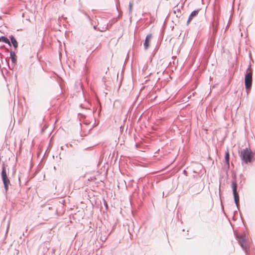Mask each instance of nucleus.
<instances>
[{"label":"nucleus","mask_w":255,"mask_h":255,"mask_svg":"<svg viewBox=\"0 0 255 255\" xmlns=\"http://www.w3.org/2000/svg\"><path fill=\"white\" fill-rule=\"evenodd\" d=\"M253 72L251 65H250L247 70L245 79V86L247 90H250L252 87Z\"/></svg>","instance_id":"2"},{"label":"nucleus","mask_w":255,"mask_h":255,"mask_svg":"<svg viewBox=\"0 0 255 255\" xmlns=\"http://www.w3.org/2000/svg\"><path fill=\"white\" fill-rule=\"evenodd\" d=\"M132 6H133V3L132 2H130L129 4V11L130 12H131V11H132Z\"/></svg>","instance_id":"12"},{"label":"nucleus","mask_w":255,"mask_h":255,"mask_svg":"<svg viewBox=\"0 0 255 255\" xmlns=\"http://www.w3.org/2000/svg\"><path fill=\"white\" fill-rule=\"evenodd\" d=\"M232 187L233 191L235 203L237 207L239 205V196L237 192V184L236 181H234L232 183Z\"/></svg>","instance_id":"3"},{"label":"nucleus","mask_w":255,"mask_h":255,"mask_svg":"<svg viewBox=\"0 0 255 255\" xmlns=\"http://www.w3.org/2000/svg\"><path fill=\"white\" fill-rule=\"evenodd\" d=\"M1 41L4 42L10 45V42L7 37H6L5 36H1Z\"/></svg>","instance_id":"10"},{"label":"nucleus","mask_w":255,"mask_h":255,"mask_svg":"<svg viewBox=\"0 0 255 255\" xmlns=\"http://www.w3.org/2000/svg\"><path fill=\"white\" fill-rule=\"evenodd\" d=\"M11 61L12 63H15L16 62V59L15 58V55L14 53H11Z\"/></svg>","instance_id":"11"},{"label":"nucleus","mask_w":255,"mask_h":255,"mask_svg":"<svg viewBox=\"0 0 255 255\" xmlns=\"http://www.w3.org/2000/svg\"><path fill=\"white\" fill-rule=\"evenodd\" d=\"M10 38L11 41V43H12L13 46H14V48H16L18 46V43H17L16 40L12 35H11L10 37Z\"/></svg>","instance_id":"8"},{"label":"nucleus","mask_w":255,"mask_h":255,"mask_svg":"<svg viewBox=\"0 0 255 255\" xmlns=\"http://www.w3.org/2000/svg\"><path fill=\"white\" fill-rule=\"evenodd\" d=\"M152 38V35L151 34H148L146 36L145 42L144 43V46L145 49H147L148 47L149 46L150 44V41Z\"/></svg>","instance_id":"7"},{"label":"nucleus","mask_w":255,"mask_h":255,"mask_svg":"<svg viewBox=\"0 0 255 255\" xmlns=\"http://www.w3.org/2000/svg\"><path fill=\"white\" fill-rule=\"evenodd\" d=\"M1 41V37H0V42Z\"/></svg>","instance_id":"13"},{"label":"nucleus","mask_w":255,"mask_h":255,"mask_svg":"<svg viewBox=\"0 0 255 255\" xmlns=\"http://www.w3.org/2000/svg\"><path fill=\"white\" fill-rule=\"evenodd\" d=\"M239 242L241 246L245 250L248 248L247 239L245 236L242 235L238 237Z\"/></svg>","instance_id":"5"},{"label":"nucleus","mask_w":255,"mask_h":255,"mask_svg":"<svg viewBox=\"0 0 255 255\" xmlns=\"http://www.w3.org/2000/svg\"><path fill=\"white\" fill-rule=\"evenodd\" d=\"M199 10H196L193 11L191 12L187 22V25H188L190 23V22L192 21L194 17L197 16V15L199 13Z\"/></svg>","instance_id":"6"},{"label":"nucleus","mask_w":255,"mask_h":255,"mask_svg":"<svg viewBox=\"0 0 255 255\" xmlns=\"http://www.w3.org/2000/svg\"><path fill=\"white\" fill-rule=\"evenodd\" d=\"M225 159V161H226L227 164L229 166V151L228 150H227L226 152Z\"/></svg>","instance_id":"9"},{"label":"nucleus","mask_w":255,"mask_h":255,"mask_svg":"<svg viewBox=\"0 0 255 255\" xmlns=\"http://www.w3.org/2000/svg\"><path fill=\"white\" fill-rule=\"evenodd\" d=\"M255 153L248 148L244 149L241 153L242 159L246 163L251 162L254 160Z\"/></svg>","instance_id":"1"},{"label":"nucleus","mask_w":255,"mask_h":255,"mask_svg":"<svg viewBox=\"0 0 255 255\" xmlns=\"http://www.w3.org/2000/svg\"><path fill=\"white\" fill-rule=\"evenodd\" d=\"M1 177L4 185V188L5 191H7L8 190V185L10 184V181L7 176L6 170L4 167L2 168L1 172Z\"/></svg>","instance_id":"4"}]
</instances>
